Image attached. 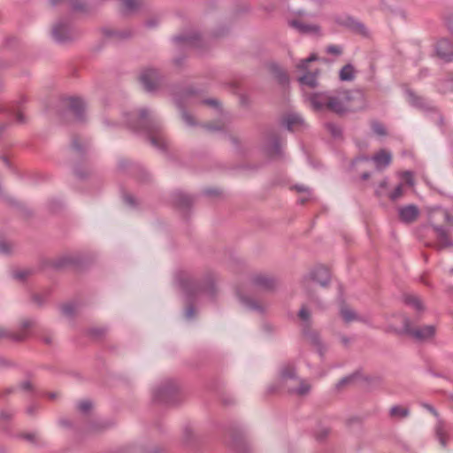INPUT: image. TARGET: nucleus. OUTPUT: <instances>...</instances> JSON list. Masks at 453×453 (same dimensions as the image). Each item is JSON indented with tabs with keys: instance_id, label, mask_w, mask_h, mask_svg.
<instances>
[{
	"instance_id": "nucleus-51",
	"label": "nucleus",
	"mask_w": 453,
	"mask_h": 453,
	"mask_svg": "<svg viewBox=\"0 0 453 453\" xmlns=\"http://www.w3.org/2000/svg\"><path fill=\"white\" fill-rule=\"evenodd\" d=\"M124 201L127 204L130 205V206H133L134 205L135 202H134V197L131 195H125L124 196Z\"/></svg>"
},
{
	"instance_id": "nucleus-2",
	"label": "nucleus",
	"mask_w": 453,
	"mask_h": 453,
	"mask_svg": "<svg viewBox=\"0 0 453 453\" xmlns=\"http://www.w3.org/2000/svg\"><path fill=\"white\" fill-rule=\"evenodd\" d=\"M126 125L134 131H144L155 148L165 149V140L160 134V124L157 116L149 109L142 108L138 112L128 113L126 116Z\"/></svg>"
},
{
	"instance_id": "nucleus-47",
	"label": "nucleus",
	"mask_w": 453,
	"mask_h": 453,
	"mask_svg": "<svg viewBox=\"0 0 453 453\" xmlns=\"http://www.w3.org/2000/svg\"><path fill=\"white\" fill-rule=\"evenodd\" d=\"M402 177L403 179L406 181V183L409 185V186H413L414 185V180H413V176H412V173L411 172H404L403 174H402Z\"/></svg>"
},
{
	"instance_id": "nucleus-36",
	"label": "nucleus",
	"mask_w": 453,
	"mask_h": 453,
	"mask_svg": "<svg viewBox=\"0 0 453 453\" xmlns=\"http://www.w3.org/2000/svg\"><path fill=\"white\" fill-rule=\"evenodd\" d=\"M372 130L374 134L380 136H384L387 134L386 127L383 126V124L378 122V121H372L371 124Z\"/></svg>"
},
{
	"instance_id": "nucleus-7",
	"label": "nucleus",
	"mask_w": 453,
	"mask_h": 453,
	"mask_svg": "<svg viewBox=\"0 0 453 453\" xmlns=\"http://www.w3.org/2000/svg\"><path fill=\"white\" fill-rule=\"evenodd\" d=\"M330 278L329 270L326 266L318 265L311 269L309 273L303 278L301 285L303 290L309 296H311L316 285L326 287L330 281Z\"/></svg>"
},
{
	"instance_id": "nucleus-15",
	"label": "nucleus",
	"mask_w": 453,
	"mask_h": 453,
	"mask_svg": "<svg viewBox=\"0 0 453 453\" xmlns=\"http://www.w3.org/2000/svg\"><path fill=\"white\" fill-rule=\"evenodd\" d=\"M34 325V321L30 319H26L21 322V330L19 333L10 334L5 329L0 327V338L3 337H11L15 341H23L27 337L26 329L31 327Z\"/></svg>"
},
{
	"instance_id": "nucleus-8",
	"label": "nucleus",
	"mask_w": 453,
	"mask_h": 453,
	"mask_svg": "<svg viewBox=\"0 0 453 453\" xmlns=\"http://www.w3.org/2000/svg\"><path fill=\"white\" fill-rule=\"evenodd\" d=\"M53 39L59 42L65 43L77 38V31L66 21L59 20L56 22L51 30Z\"/></svg>"
},
{
	"instance_id": "nucleus-10",
	"label": "nucleus",
	"mask_w": 453,
	"mask_h": 453,
	"mask_svg": "<svg viewBox=\"0 0 453 453\" xmlns=\"http://www.w3.org/2000/svg\"><path fill=\"white\" fill-rule=\"evenodd\" d=\"M177 391L173 380H166L153 390V399L158 403H169Z\"/></svg>"
},
{
	"instance_id": "nucleus-35",
	"label": "nucleus",
	"mask_w": 453,
	"mask_h": 453,
	"mask_svg": "<svg viewBox=\"0 0 453 453\" xmlns=\"http://www.w3.org/2000/svg\"><path fill=\"white\" fill-rule=\"evenodd\" d=\"M435 431H436V436H437L440 443L441 444V446L445 447L447 444V436H446V432H445L443 425L441 423H439L436 426Z\"/></svg>"
},
{
	"instance_id": "nucleus-31",
	"label": "nucleus",
	"mask_w": 453,
	"mask_h": 453,
	"mask_svg": "<svg viewBox=\"0 0 453 453\" xmlns=\"http://www.w3.org/2000/svg\"><path fill=\"white\" fill-rule=\"evenodd\" d=\"M272 72L280 84H286L288 81L287 73L277 65H272Z\"/></svg>"
},
{
	"instance_id": "nucleus-40",
	"label": "nucleus",
	"mask_w": 453,
	"mask_h": 453,
	"mask_svg": "<svg viewBox=\"0 0 453 453\" xmlns=\"http://www.w3.org/2000/svg\"><path fill=\"white\" fill-rule=\"evenodd\" d=\"M62 313L66 317H72L76 311V307L73 303H65L61 307Z\"/></svg>"
},
{
	"instance_id": "nucleus-19",
	"label": "nucleus",
	"mask_w": 453,
	"mask_h": 453,
	"mask_svg": "<svg viewBox=\"0 0 453 453\" xmlns=\"http://www.w3.org/2000/svg\"><path fill=\"white\" fill-rule=\"evenodd\" d=\"M340 314L346 323L361 320L360 316H358V314L356 313L354 310L344 303L340 307Z\"/></svg>"
},
{
	"instance_id": "nucleus-59",
	"label": "nucleus",
	"mask_w": 453,
	"mask_h": 453,
	"mask_svg": "<svg viewBox=\"0 0 453 453\" xmlns=\"http://www.w3.org/2000/svg\"><path fill=\"white\" fill-rule=\"evenodd\" d=\"M22 388H23L24 389H26V390L30 389V388H31V384H30V382H28V381L24 382V383L22 384Z\"/></svg>"
},
{
	"instance_id": "nucleus-56",
	"label": "nucleus",
	"mask_w": 453,
	"mask_h": 453,
	"mask_svg": "<svg viewBox=\"0 0 453 453\" xmlns=\"http://www.w3.org/2000/svg\"><path fill=\"white\" fill-rule=\"evenodd\" d=\"M205 127H206L207 129L212 130V131L221 129L220 127H216V126H213V125H211V124H208Z\"/></svg>"
},
{
	"instance_id": "nucleus-48",
	"label": "nucleus",
	"mask_w": 453,
	"mask_h": 453,
	"mask_svg": "<svg viewBox=\"0 0 453 453\" xmlns=\"http://www.w3.org/2000/svg\"><path fill=\"white\" fill-rule=\"evenodd\" d=\"M294 188L299 193H308L309 196H311L310 188L303 185H296Z\"/></svg>"
},
{
	"instance_id": "nucleus-21",
	"label": "nucleus",
	"mask_w": 453,
	"mask_h": 453,
	"mask_svg": "<svg viewBox=\"0 0 453 453\" xmlns=\"http://www.w3.org/2000/svg\"><path fill=\"white\" fill-rule=\"evenodd\" d=\"M69 106L77 118L81 119L85 109V104L81 98L72 97L69 99Z\"/></svg>"
},
{
	"instance_id": "nucleus-13",
	"label": "nucleus",
	"mask_w": 453,
	"mask_h": 453,
	"mask_svg": "<svg viewBox=\"0 0 453 453\" xmlns=\"http://www.w3.org/2000/svg\"><path fill=\"white\" fill-rule=\"evenodd\" d=\"M289 26L302 34L313 35L317 36L322 35L321 28L317 24L307 23L302 19H296L290 20Z\"/></svg>"
},
{
	"instance_id": "nucleus-1",
	"label": "nucleus",
	"mask_w": 453,
	"mask_h": 453,
	"mask_svg": "<svg viewBox=\"0 0 453 453\" xmlns=\"http://www.w3.org/2000/svg\"><path fill=\"white\" fill-rule=\"evenodd\" d=\"M308 100L313 110L319 111L328 110L342 114L365 108V95L361 90H337L334 92L315 93Z\"/></svg>"
},
{
	"instance_id": "nucleus-29",
	"label": "nucleus",
	"mask_w": 453,
	"mask_h": 453,
	"mask_svg": "<svg viewBox=\"0 0 453 453\" xmlns=\"http://www.w3.org/2000/svg\"><path fill=\"white\" fill-rule=\"evenodd\" d=\"M404 303L416 309L417 311L423 310V304L418 296L414 295H407L404 297Z\"/></svg>"
},
{
	"instance_id": "nucleus-41",
	"label": "nucleus",
	"mask_w": 453,
	"mask_h": 453,
	"mask_svg": "<svg viewBox=\"0 0 453 453\" xmlns=\"http://www.w3.org/2000/svg\"><path fill=\"white\" fill-rule=\"evenodd\" d=\"M77 407L80 411L86 413L92 408V403L89 400H82L78 403Z\"/></svg>"
},
{
	"instance_id": "nucleus-60",
	"label": "nucleus",
	"mask_w": 453,
	"mask_h": 453,
	"mask_svg": "<svg viewBox=\"0 0 453 453\" xmlns=\"http://www.w3.org/2000/svg\"><path fill=\"white\" fill-rule=\"evenodd\" d=\"M388 186V180L387 179L383 180L380 183V188H385L386 187Z\"/></svg>"
},
{
	"instance_id": "nucleus-44",
	"label": "nucleus",
	"mask_w": 453,
	"mask_h": 453,
	"mask_svg": "<svg viewBox=\"0 0 453 453\" xmlns=\"http://www.w3.org/2000/svg\"><path fill=\"white\" fill-rule=\"evenodd\" d=\"M30 274L28 270H19L13 273V277L19 280H24Z\"/></svg>"
},
{
	"instance_id": "nucleus-25",
	"label": "nucleus",
	"mask_w": 453,
	"mask_h": 453,
	"mask_svg": "<svg viewBox=\"0 0 453 453\" xmlns=\"http://www.w3.org/2000/svg\"><path fill=\"white\" fill-rule=\"evenodd\" d=\"M340 80L342 81H351L355 78V68L352 65H345L339 73Z\"/></svg>"
},
{
	"instance_id": "nucleus-20",
	"label": "nucleus",
	"mask_w": 453,
	"mask_h": 453,
	"mask_svg": "<svg viewBox=\"0 0 453 453\" xmlns=\"http://www.w3.org/2000/svg\"><path fill=\"white\" fill-rule=\"evenodd\" d=\"M177 43H183L188 47H198L200 43V37L195 34L192 35H178L174 38Z\"/></svg>"
},
{
	"instance_id": "nucleus-16",
	"label": "nucleus",
	"mask_w": 453,
	"mask_h": 453,
	"mask_svg": "<svg viewBox=\"0 0 453 453\" xmlns=\"http://www.w3.org/2000/svg\"><path fill=\"white\" fill-rule=\"evenodd\" d=\"M450 42L447 39H441L437 42L436 53L440 58L449 62L453 59V50Z\"/></svg>"
},
{
	"instance_id": "nucleus-62",
	"label": "nucleus",
	"mask_w": 453,
	"mask_h": 453,
	"mask_svg": "<svg viewBox=\"0 0 453 453\" xmlns=\"http://www.w3.org/2000/svg\"><path fill=\"white\" fill-rule=\"evenodd\" d=\"M361 177H362L363 180H367L370 177V173H364Z\"/></svg>"
},
{
	"instance_id": "nucleus-26",
	"label": "nucleus",
	"mask_w": 453,
	"mask_h": 453,
	"mask_svg": "<svg viewBox=\"0 0 453 453\" xmlns=\"http://www.w3.org/2000/svg\"><path fill=\"white\" fill-rule=\"evenodd\" d=\"M303 86L315 88L318 85L316 73H307L298 79Z\"/></svg>"
},
{
	"instance_id": "nucleus-54",
	"label": "nucleus",
	"mask_w": 453,
	"mask_h": 453,
	"mask_svg": "<svg viewBox=\"0 0 453 453\" xmlns=\"http://www.w3.org/2000/svg\"><path fill=\"white\" fill-rule=\"evenodd\" d=\"M311 196H309L308 193H304V195L301 197H299L298 202L300 203H304L306 201H308L311 198Z\"/></svg>"
},
{
	"instance_id": "nucleus-24",
	"label": "nucleus",
	"mask_w": 453,
	"mask_h": 453,
	"mask_svg": "<svg viewBox=\"0 0 453 453\" xmlns=\"http://www.w3.org/2000/svg\"><path fill=\"white\" fill-rule=\"evenodd\" d=\"M343 25L349 27L355 32L360 33L365 35L366 33L365 26L360 23L359 21L356 20L355 19L351 17H346L344 21L342 22Z\"/></svg>"
},
{
	"instance_id": "nucleus-58",
	"label": "nucleus",
	"mask_w": 453,
	"mask_h": 453,
	"mask_svg": "<svg viewBox=\"0 0 453 453\" xmlns=\"http://www.w3.org/2000/svg\"><path fill=\"white\" fill-rule=\"evenodd\" d=\"M341 342L344 344V345H348L349 342V339L347 338L346 336H342L341 337Z\"/></svg>"
},
{
	"instance_id": "nucleus-61",
	"label": "nucleus",
	"mask_w": 453,
	"mask_h": 453,
	"mask_svg": "<svg viewBox=\"0 0 453 453\" xmlns=\"http://www.w3.org/2000/svg\"><path fill=\"white\" fill-rule=\"evenodd\" d=\"M35 409V407L34 405H32L27 409V413L32 414L34 412Z\"/></svg>"
},
{
	"instance_id": "nucleus-12",
	"label": "nucleus",
	"mask_w": 453,
	"mask_h": 453,
	"mask_svg": "<svg viewBox=\"0 0 453 453\" xmlns=\"http://www.w3.org/2000/svg\"><path fill=\"white\" fill-rule=\"evenodd\" d=\"M372 160L375 164V166L378 170H382L388 167L392 161V154L391 152L386 150H380L377 152L372 158L368 157H360L353 161V165L360 161H369Z\"/></svg>"
},
{
	"instance_id": "nucleus-3",
	"label": "nucleus",
	"mask_w": 453,
	"mask_h": 453,
	"mask_svg": "<svg viewBox=\"0 0 453 453\" xmlns=\"http://www.w3.org/2000/svg\"><path fill=\"white\" fill-rule=\"evenodd\" d=\"M428 219L436 234L437 249L442 250L448 247H453V240L449 235V230L441 225L442 222H452V217L449 213L441 207L434 208L428 212Z\"/></svg>"
},
{
	"instance_id": "nucleus-32",
	"label": "nucleus",
	"mask_w": 453,
	"mask_h": 453,
	"mask_svg": "<svg viewBox=\"0 0 453 453\" xmlns=\"http://www.w3.org/2000/svg\"><path fill=\"white\" fill-rule=\"evenodd\" d=\"M105 34L110 37H116L119 39H127L132 35V32L129 29L107 30Z\"/></svg>"
},
{
	"instance_id": "nucleus-27",
	"label": "nucleus",
	"mask_w": 453,
	"mask_h": 453,
	"mask_svg": "<svg viewBox=\"0 0 453 453\" xmlns=\"http://www.w3.org/2000/svg\"><path fill=\"white\" fill-rule=\"evenodd\" d=\"M407 99H408V102L413 106L419 107V108H426L427 107V103L426 102V100L418 96L411 91L407 92Z\"/></svg>"
},
{
	"instance_id": "nucleus-28",
	"label": "nucleus",
	"mask_w": 453,
	"mask_h": 453,
	"mask_svg": "<svg viewBox=\"0 0 453 453\" xmlns=\"http://www.w3.org/2000/svg\"><path fill=\"white\" fill-rule=\"evenodd\" d=\"M303 123L302 118L297 114H289L284 119V125L288 130H293L296 126Z\"/></svg>"
},
{
	"instance_id": "nucleus-49",
	"label": "nucleus",
	"mask_w": 453,
	"mask_h": 453,
	"mask_svg": "<svg viewBox=\"0 0 453 453\" xmlns=\"http://www.w3.org/2000/svg\"><path fill=\"white\" fill-rule=\"evenodd\" d=\"M354 379V376H348V377H344L342 378L337 384V388H342V386L349 383L350 381H352Z\"/></svg>"
},
{
	"instance_id": "nucleus-46",
	"label": "nucleus",
	"mask_w": 453,
	"mask_h": 453,
	"mask_svg": "<svg viewBox=\"0 0 453 453\" xmlns=\"http://www.w3.org/2000/svg\"><path fill=\"white\" fill-rule=\"evenodd\" d=\"M12 250V245L11 243L5 242V241H0V253L7 255Z\"/></svg>"
},
{
	"instance_id": "nucleus-6",
	"label": "nucleus",
	"mask_w": 453,
	"mask_h": 453,
	"mask_svg": "<svg viewBox=\"0 0 453 453\" xmlns=\"http://www.w3.org/2000/svg\"><path fill=\"white\" fill-rule=\"evenodd\" d=\"M297 316L302 321L301 326L303 336L317 349L319 355L322 356L326 351V347L323 345L318 332L311 327V320L310 311L305 305H303Z\"/></svg>"
},
{
	"instance_id": "nucleus-37",
	"label": "nucleus",
	"mask_w": 453,
	"mask_h": 453,
	"mask_svg": "<svg viewBox=\"0 0 453 453\" xmlns=\"http://www.w3.org/2000/svg\"><path fill=\"white\" fill-rule=\"evenodd\" d=\"M403 195V184H398L395 188L388 195L391 201H396L401 198Z\"/></svg>"
},
{
	"instance_id": "nucleus-34",
	"label": "nucleus",
	"mask_w": 453,
	"mask_h": 453,
	"mask_svg": "<svg viewBox=\"0 0 453 453\" xmlns=\"http://www.w3.org/2000/svg\"><path fill=\"white\" fill-rule=\"evenodd\" d=\"M268 151L272 155H280V144L277 135H273L271 141V146L268 148Z\"/></svg>"
},
{
	"instance_id": "nucleus-4",
	"label": "nucleus",
	"mask_w": 453,
	"mask_h": 453,
	"mask_svg": "<svg viewBox=\"0 0 453 453\" xmlns=\"http://www.w3.org/2000/svg\"><path fill=\"white\" fill-rule=\"evenodd\" d=\"M280 381L281 387L286 388L288 393L300 396L308 395L311 388L308 380L296 375L295 366L290 364L285 365L281 367L280 372Z\"/></svg>"
},
{
	"instance_id": "nucleus-64",
	"label": "nucleus",
	"mask_w": 453,
	"mask_h": 453,
	"mask_svg": "<svg viewBox=\"0 0 453 453\" xmlns=\"http://www.w3.org/2000/svg\"><path fill=\"white\" fill-rule=\"evenodd\" d=\"M427 409H428L432 413H434V415H437V413H436L435 410H434L433 407H431V406H427Z\"/></svg>"
},
{
	"instance_id": "nucleus-23",
	"label": "nucleus",
	"mask_w": 453,
	"mask_h": 453,
	"mask_svg": "<svg viewBox=\"0 0 453 453\" xmlns=\"http://www.w3.org/2000/svg\"><path fill=\"white\" fill-rule=\"evenodd\" d=\"M174 203L180 207H188L193 203V198L182 192H177L173 195Z\"/></svg>"
},
{
	"instance_id": "nucleus-39",
	"label": "nucleus",
	"mask_w": 453,
	"mask_h": 453,
	"mask_svg": "<svg viewBox=\"0 0 453 453\" xmlns=\"http://www.w3.org/2000/svg\"><path fill=\"white\" fill-rule=\"evenodd\" d=\"M122 2L127 12H134L140 6L139 0H122Z\"/></svg>"
},
{
	"instance_id": "nucleus-53",
	"label": "nucleus",
	"mask_w": 453,
	"mask_h": 453,
	"mask_svg": "<svg viewBox=\"0 0 453 453\" xmlns=\"http://www.w3.org/2000/svg\"><path fill=\"white\" fill-rule=\"evenodd\" d=\"M42 342H45L46 344H51V343L53 342V341H54V338H53V336H51V335H43V336L42 337Z\"/></svg>"
},
{
	"instance_id": "nucleus-18",
	"label": "nucleus",
	"mask_w": 453,
	"mask_h": 453,
	"mask_svg": "<svg viewBox=\"0 0 453 453\" xmlns=\"http://www.w3.org/2000/svg\"><path fill=\"white\" fill-rule=\"evenodd\" d=\"M238 296L240 302L250 311L262 313L265 310V305L253 297L242 295L241 293H238Z\"/></svg>"
},
{
	"instance_id": "nucleus-17",
	"label": "nucleus",
	"mask_w": 453,
	"mask_h": 453,
	"mask_svg": "<svg viewBox=\"0 0 453 453\" xmlns=\"http://www.w3.org/2000/svg\"><path fill=\"white\" fill-rule=\"evenodd\" d=\"M250 286L254 290L271 289L274 287V280L263 274L256 275L252 278Z\"/></svg>"
},
{
	"instance_id": "nucleus-38",
	"label": "nucleus",
	"mask_w": 453,
	"mask_h": 453,
	"mask_svg": "<svg viewBox=\"0 0 453 453\" xmlns=\"http://www.w3.org/2000/svg\"><path fill=\"white\" fill-rule=\"evenodd\" d=\"M326 129L327 131L334 137V138H338L342 135V128L334 124V123H327L326 124Z\"/></svg>"
},
{
	"instance_id": "nucleus-30",
	"label": "nucleus",
	"mask_w": 453,
	"mask_h": 453,
	"mask_svg": "<svg viewBox=\"0 0 453 453\" xmlns=\"http://www.w3.org/2000/svg\"><path fill=\"white\" fill-rule=\"evenodd\" d=\"M438 90L442 94L453 92V77L440 81Z\"/></svg>"
},
{
	"instance_id": "nucleus-50",
	"label": "nucleus",
	"mask_w": 453,
	"mask_h": 453,
	"mask_svg": "<svg viewBox=\"0 0 453 453\" xmlns=\"http://www.w3.org/2000/svg\"><path fill=\"white\" fill-rule=\"evenodd\" d=\"M15 119L19 123H25L26 122V117L23 114L22 111H19L15 113Z\"/></svg>"
},
{
	"instance_id": "nucleus-5",
	"label": "nucleus",
	"mask_w": 453,
	"mask_h": 453,
	"mask_svg": "<svg viewBox=\"0 0 453 453\" xmlns=\"http://www.w3.org/2000/svg\"><path fill=\"white\" fill-rule=\"evenodd\" d=\"M180 286L188 299L198 298L200 296L213 297L216 289L212 278H208L204 282L199 283L184 275L180 279Z\"/></svg>"
},
{
	"instance_id": "nucleus-9",
	"label": "nucleus",
	"mask_w": 453,
	"mask_h": 453,
	"mask_svg": "<svg viewBox=\"0 0 453 453\" xmlns=\"http://www.w3.org/2000/svg\"><path fill=\"white\" fill-rule=\"evenodd\" d=\"M403 332L419 341H425L433 338L436 332L435 326L432 325L412 328L411 320L405 317L403 319Z\"/></svg>"
},
{
	"instance_id": "nucleus-43",
	"label": "nucleus",
	"mask_w": 453,
	"mask_h": 453,
	"mask_svg": "<svg viewBox=\"0 0 453 453\" xmlns=\"http://www.w3.org/2000/svg\"><path fill=\"white\" fill-rule=\"evenodd\" d=\"M326 52L328 54L339 56L342 53V49L339 45H329L326 48Z\"/></svg>"
},
{
	"instance_id": "nucleus-22",
	"label": "nucleus",
	"mask_w": 453,
	"mask_h": 453,
	"mask_svg": "<svg viewBox=\"0 0 453 453\" xmlns=\"http://www.w3.org/2000/svg\"><path fill=\"white\" fill-rule=\"evenodd\" d=\"M52 6L62 5L67 9L74 11H82L83 5L79 4L77 0H50Z\"/></svg>"
},
{
	"instance_id": "nucleus-55",
	"label": "nucleus",
	"mask_w": 453,
	"mask_h": 453,
	"mask_svg": "<svg viewBox=\"0 0 453 453\" xmlns=\"http://www.w3.org/2000/svg\"><path fill=\"white\" fill-rule=\"evenodd\" d=\"M205 104L212 106V107H218L219 106V102L217 100H214V99H209V100H206L204 101Z\"/></svg>"
},
{
	"instance_id": "nucleus-45",
	"label": "nucleus",
	"mask_w": 453,
	"mask_h": 453,
	"mask_svg": "<svg viewBox=\"0 0 453 453\" xmlns=\"http://www.w3.org/2000/svg\"><path fill=\"white\" fill-rule=\"evenodd\" d=\"M182 119L185 121V123L188 126H195L196 123L191 114L188 112L182 111Z\"/></svg>"
},
{
	"instance_id": "nucleus-42",
	"label": "nucleus",
	"mask_w": 453,
	"mask_h": 453,
	"mask_svg": "<svg viewBox=\"0 0 453 453\" xmlns=\"http://www.w3.org/2000/svg\"><path fill=\"white\" fill-rule=\"evenodd\" d=\"M317 59V57L316 55H311L309 58H304V59H302L299 64L297 65V68L300 69V70H306L307 69V65L309 63H311V61H314Z\"/></svg>"
},
{
	"instance_id": "nucleus-11",
	"label": "nucleus",
	"mask_w": 453,
	"mask_h": 453,
	"mask_svg": "<svg viewBox=\"0 0 453 453\" xmlns=\"http://www.w3.org/2000/svg\"><path fill=\"white\" fill-rule=\"evenodd\" d=\"M161 81L160 74L157 70L150 68L144 70L140 75V81L144 88L152 92L157 89Z\"/></svg>"
},
{
	"instance_id": "nucleus-57",
	"label": "nucleus",
	"mask_w": 453,
	"mask_h": 453,
	"mask_svg": "<svg viewBox=\"0 0 453 453\" xmlns=\"http://www.w3.org/2000/svg\"><path fill=\"white\" fill-rule=\"evenodd\" d=\"M72 146L73 149H75L76 150H80L81 148V146L78 144V142L76 139H74L72 142Z\"/></svg>"
},
{
	"instance_id": "nucleus-52",
	"label": "nucleus",
	"mask_w": 453,
	"mask_h": 453,
	"mask_svg": "<svg viewBox=\"0 0 453 453\" xmlns=\"http://www.w3.org/2000/svg\"><path fill=\"white\" fill-rule=\"evenodd\" d=\"M185 315L187 319H192L194 317V308L192 306L188 307Z\"/></svg>"
},
{
	"instance_id": "nucleus-14",
	"label": "nucleus",
	"mask_w": 453,
	"mask_h": 453,
	"mask_svg": "<svg viewBox=\"0 0 453 453\" xmlns=\"http://www.w3.org/2000/svg\"><path fill=\"white\" fill-rule=\"evenodd\" d=\"M398 214L402 222L410 224L418 219L419 215V210L417 205L409 204L400 207L398 209Z\"/></svg>"
},
{
	"instance_id": "nucleus-33",
	"label": "nucleus",
	"mask_w": 453,
	"mask_h": 453,
	"mask_svg": "<svg viewBox=\"0 0 453 453\" xmlns=\"http://www.w3.org/2000/svg\"><path fill=\"white\" fill-rule=\"evenodd\" d=\"M390 415L394 418H405L409 415V411L407 408L396 405L393 406L390 409Z\"/></svg>"
},
{
	"instance_id": "nucleus-63",
	"label": "nucleus",
	"mask_w": 453,
	"mask_h": 453,
	"mask_svg": "<svg viewBox=\"0 0 453 453\" xmlns=\"http://www.w3.org/2000/svg\"><path fill=\"white\" fill-rule=\"evenodd\" d=\"M2 160H3V162H4L6 165H9V160H8V158H7V157H2Z\"/></svg>"
}]
</instances>
